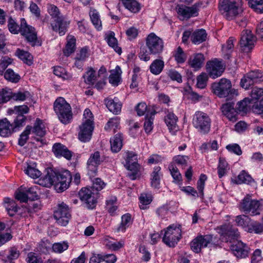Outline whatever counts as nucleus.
<instances>
[{"instance_id":"nucleus-1","label":"nucleus","mask_w":263,"mask_h":263,"mask_svg":"<svg viewBox=\"0 0 263 263\" xmlns=\"http://www.w3.org/2000/svg\"><path fill=\"white\" fill-rule=\"evenodd\" d=\"M43 180L45 185H54L58 192H62L68 187L72 180V176L68 170L61 172L50 170L44 177Z\"/></svg>"},{"instance_id":"nucleus-2","label":"nucleus","mask_w":263,"mask_h":263,"mask_svg":"<svg viewBox=\"0 0 263 263\" xmlns=\"http://www.w3.org/2000/svg\"><path fill=\"white\" fill-rule=\"evenodd\" d=\"M146 47L142 46L139 53V58L144 61L150 60L151 54H159L161 53L164 48V42L162 39L157 36L154 33L149 34L145 40Z\"/></svg>"},{"instance_id":"nucleus-3","label":"nucleus","mask_w":263,"mask_h":263,"mask_svg":"<svg viewBox=\"0 0 263 263\" xmlns=\"http://www.w3.org/2000/svg\"><path fill=\"white\" fill-rule=\"evenodd\" d=\"M240 0H220L218 8L227 20H232L242 12Z\"/></svg>"},{"instance_id":"nucleus-4","label":"nucleus","mask_w":263,"mask_h":263,"mask_svg":"<svg viewBox=\"0 0 263 263\" xmlns=\"http://www.w3.org/2000/svg\"><path fill=\"white\" fill-rule=\"evenodd\" d=\"M220 238L217 235L207 234L198 236L191 241L190 246L193 251L199 253L202 248H217L220 246Z\"/></svg>"},{"instance_id":"nucleus-5","label":"nucleus","mask_w":263,"mask_h":263,"mask_svg":"<svg viewBox=\"0 0 263 263\" xmlns=\"http://www.w3.org/2000/svg\"><path fill=\"white\" fill-rule=\"evenodd\" d=\"M48 12L52 17L54 18L51 23L52 29L58 32L61 36L64 35L67 31L69 21H67L63 16H60L58 8L53 5L48 6Z\"/></svg>"},{"instance_id":"nucleus-6","label":"nucleus","mask_w":263,"mask_h":263,"mask_svg":"<svg viewBox=\"0 0 263 263\" xmlns=\"http://www.w3.org/2000/svg\"><path fill=\"white\" fill-rule=\"evenodd\" d=\"M53 108L62 123L66 124L70 122L72 118L71 108L64 98H57L54 103Z\"/></svg>"},{"instance_id":"nucleus-7","label":"nucleus","mask_w":263,"mask_h":263,"mask_svg":"<svg viewBox=\"0 0 263 263\" xmlns=\"http://www.w3.org/2000/svg\"><path fill=\"white\" fill-rule=\"evenodd\" d=\"M164 232L163 242L169 247H174L181 238V230L180 227L172 224L161 231Z\"/></svg>"},{"instance_id":"nucleus-8","label":"nucleus","mask_w":263,"mask_h":263,"mask_svg":"<svg viewBox=\"0 0 263 263\" xmlns=\"http://www.w3.org/2000/svg\"><path fill=\"white\" fill-rule=\"evenodd\" d=\"M262 205L257 200L252 199L251 196L247 195L240 202L239 210L246 214L253 216L260 214Z\"/></svg>"},{"instance_id":"nucleus-9","label":"nucleus","mask_w":263,"mask_h":263,"mask_svg":"<svg viewBox=\"0 0 263 263\" xmlns=\"http://www.w3.org/2000/svg\"><path fill=\"white\" fill-rule=\"evenodd\" d=\"M21 35L25 37L26 41L32 46H41L42 45V42L37 38L35 28L28 25L24 18L21 20Z\"/></svg>"},{"instance_id":"nucleus-10","label":"nucleus","mask_w":263,"mask_h":263,"mask_svg":"<svg viewBox=\"0 0 263 263\" xmlns=\"http://www.w3.org/2000/svg\"><path fill=\"white\" fill-rule=\"evenodd\" d=\"M193 126L202 134L209 132L211 127V119L204 112L196 111L193 119Z\"/></svg>"},{"instance_id":"nucleus-11","label":"nucleus","mask_w":263,"mask_h":263,"mask_svg":"<svg viewBox=\"0 0 263 263\" xmlns=\"http://www.w3.org/2000/svg\"><path fill=\"white\" fill-rule=\"evenodd\" d=\"M53 216L58 224L65 226L71 218L70 210L67 204L62 202L58 205L57 210L54 212Z\"/></svg>"},{"instance_id":"nucleus-12","label":"nucleus","mask_w":263,"mask_h":263,"mask_svg":"<svg viewBox=\"0 0 263 263\" xmlns=\"http://www.w3.org/2000/svg\"><path fill=\"white\" fill-rule=\"evenodd\" d=\"M81 200L84 202L89 209H93L96 206L98 193H95L92 189L83 187L79 192Z\"/></svg>"},{"instance_id":"nucleus-13","label":"nucleus","mask_w":263,"mask_h":263,"mask_svg":"<svg viewBox=\"0 0 263 263\" xmlns=\"http://www.w3.org/2000/svg\"><path fill=\"white\" fill-rule=\"evenodd\" d=\"M31 133L34 136L32 138L39 143V146L41 147L47 144V141L44 138L46 130L45 125L42 120L37 118L32 127Z\"/></svg>"},{"instance_id":"nucleus-14","label":"nucleus","mask_w":263,"mask_h":263,"mask_svg":"<svg viewBox=\"0 0 263 263\" xmlns=\"http://www.w3.org/2000/svg\"><path fill=\"white\" fill-rule=\"evenodd\" d=\"M263 81V71H251L246 73L241 79L240 86L247 89L252 85Z\"/></svg>"},{"instance_id":"nucleus-15","label":"nucleus","mask_w":263,"mask_h":263,"mask_svg":"<svg viewBox=\"0 0 263 263\" xmlns=\"http://www.w3.org/2000/svg\"><path fill=\"white\" fill-rule=\"evenodd\" d=\"M125 164L124 166L127 170L132 172L128 174V176L132 180H135L138 176L139 165L138 164L137 155L133 152H127L126 153Z\"/></svg>"},{"instance_id":"nucleus-16","label":"nucleus","mask_w":263,"mask_h":263,"mask_svg":"<svg viewBox=\"0 0 263 263\" xmlns=\"http://www.w3.org/2000/svg\"><path fill=\"white\" fill-rule=\"evenodd\" d=\"M104 160L103 157H101L100 153L98 151L90 155L87 163L88 175L90 179L97 175L98 167Z\"/></svg>"},{"instance_id":"nucleus-17","label":"nucleus","mask_w":263,"mask_h":263,"mask_svg":"<svg viewBox=\"0 0 263 263\" xmlns=\"http://www.w3.org/2000/svg\"><path fill=\"white\" fill-rule=\"evenodd\" d=\"M220 236L223 240L233 242L239 237V233L238 229L231 224H225L221 226L220 228Z\"/></svg>"},{"instance_id":"nucleus-18","label":"nucleus","mask_w":263,"mask_h":263,"mask_svg":"<svg viewBox=\"0 0 263 263\" xmlns=\"http://www.w3.org/2000/svg\"><path fill=\"white\" fill-rule=\"evenodd\" d=\"M232 85L230 81L221 79L218 83H214L212 88L214 93L220 98L226 97L231 91Z\"/></svg>"},{"instance_id":"nucleus-19","label":"nucleus","mask_w":263,"mask_h":263,"mask_svg":"<svg viewBox=\"0 0 263 263\" xmlns=\"http://www.w3.org/2000/svg\"><path fill=\"white\" fill-rule=\"evenodd\" d=\"M255 37L249 30H243L241 32L240 40L241 50L243 52H249L253 48Z\"/></svg>"},{"instance_id":"nucleus-20","label":"nucleus","mask_w":263,"mask_h":263,"mask_svg":"<svg viewBox=\"0 0 263 263\" xmlns=\"http://www.w3.org/2000/svg\"><path fill=\"white\" fill-rule=\"evenodd\" d=\"M233 254L237 258H245L250 252L249 246L241 241H234L230 247Z\"/></svg>"},{"instance_id":"nucleus-21","label":"nucleus","mask_w":263,"mask_h":263,"mask_svg":"<svg viewBox=\"0 0 263 263\" xmlns=\"http://www.w3.org/2000/svg\"><path fill=\"white\" fill-rule=\"evenodd\" d=\"M207 71L210 77L213 79L220 77L224 71V67L222 62L217 59L209 61L206 65Z\"/></svg>"},{"instance_id":"nucleus-22","label":"nucleus","mask_w":263,"mask_h":263,"mask_svg":"<svg viewBox=\"0 0 263 263\" xmlns=\"http://www.w3.org/2000/svg\"><path fill=\"white\" fill-rule=\"evenodd\" d=\"M177 12L180 19L182 20L197 16L198 14V9L195 5L192 7L178 5L177 7Z\"/></svg>"},{"instance_id":"nucleus-23","label":"nucleus","mask_w":263,"mask_h":263,"mask_svg":"<svg viewBox=\"0 0 263 263\" xmlns=\"http://www.w3.org/2000/svg\"><path fill=\"white\" fill-rule=\"evenodd\" d=\"M93 130L92 124L83 123L80 126V132L78 134L79 139L83 142H87L91 138L92 133Z\"/></svg>"},{"instance_id":"nucleus-24","label":"nucleus","mask_w":263,"mask_h":263,"mask_svg":"<svg viewBox=\"0 0 263 263\" xmlns=\"http://www.w3.org/2000/svg\"><path fill=\"white\" fill-rule=\"evenodd\" d=\"M223 115L230 121L235 122L237 120V111L234 108L233 102H228L223 104L221 107Z\"/></svg>"},{"instance_id":"nucleus-25","label":"nucleus","mask_w":263,"mask_h":263,"mask_svg":"<svg viewBox=\"0 0 263 263\" xmlns=\"http://www.w3.org/2000/svg\"><path fill=\"white\" fill-rule=\"evenodd\" d=\"M52 151L57 157H63L68 160L72 157V152L66 146L60 143L54 144Z\"/></svg>"},{"instance_id":"nucleus-26","label":"nucleus","mask_w":263,"mask_h":263,"mask_svg":"<svg viewBox=\"0 0 263 263\" xmlns=\"http://www.w3.org/2000/svg\"><path fill=\"white\" fill-rule=\"evenodd\" d=\"M205 61L204 55L201 53H195L192 55L189 60V65L194 70H199L203 65Z\"/></svg>"},{"instance_id":"nucleus-27","label":"nucleus","mask_w":263,"mask_h":263,"mask_svg":"<svg viewBox=\"0 0 263 263\" xmlns=\"http://www.w3.org/2000/svg\"><path fill=\"white\" fill-rule=\"evenodd\" d=\"M16 132L13 127V124H11L6 119L0 120V135L3 137L10 136L12 133Z\"/></svg>"},{"instance_id":"nucleus-28","label":"nucleus","mask_w":263,"mask_h":263,"mask_svg":"<svg viewBox=\"0 0 263 263\" xmlns=\"http://www.w3.org/2000/svg\"><path fill=\"white\" fill-rule=\"evenodd\" d=\"M106 106L109 110L115 115L119 114L121 111L122 104L117 101V99L107 98L105 100Z\"/></svg>"},{"instance_id":"nucleus-29","label":"nucleus","mask_w":263,"mask_h":263,"mask_svg":"<svg viewBox=\"0 0 263 263\" xmlns=\"http://www.w3.org/2000/svg\"><path fill=\"white\" fill-rule=\"evenodd\" d=\"M123 136L121 134H116L113 138L110 139L111 150L114 153L119 152L123 146Z\"/></svg>"},{"instance_id":"nucleus-30","label":"nucleus","mask_w":263,"mask_h":263,"mask_svg":"<svg viewBox=\"0 0 263 263\" xmlns=\"http://www.w3.org/2000/svg\"><path fill=\"white\" fill-rule=\"evenodd\" d=\"M89 14L91 22L95 28L98 31L101 30L102 24L99 12L95 9L91 8Z\"/></svg>"},{"instance_id":"nucleus-31","label":"nucleus","mask_w":263,"mask_h":263,"mask_svg":"<svg viewBox=\"0 0 263 263\" xmlns=\"http://www.w3.org/2000/svg\"><path fill=\"white\" fill-rule=\"evenodd\" d=\"M235 222L238 226L241 227L248 232V229L250 228L252 220L248 215L242 214L236 217Z\"/></svg>"},{"instance_id":"nucleus-32","label":"nucleus","mask_w":263,"mask_h":263,"mask_svg":"<svg viewBox=\"0 0 263 263\" xmlns=\"http://www.w3.org/2000/svg\"><path fill=\"white\" fill-rule=\"evenodd\" d=\"M4 203L5 209L10 216H13L18 211V207L16 202L9 198L4 199Z\"/></svg>"},{"instance_id":"nucleus-33","label":"nucleus","mask_w":263,"mask_h":263,"mask_svg":"<svg viewBox=\"0 0 263 263\" xmlns=\"http://www.w3.org/2000/svg\"><path fill=\"white\" fill-rule=\"evenodd\" d=\"M133 223L131 215L129 213L124 214L121 217V222L116 229L117 232H124Z\"/></svg>"},{"instance_id":"nucleus-34","label":"nucleus","mask_w":263,"mask_h":263,"mask_svg":"<svg viewBox=\"0 0 263 263\" xmlns=\"http://www.w3.org/2000/svg\"><path fill=\"white\" fill-rule=\"evenodd\" d=\"M105 40L108 45L112 47L117 53L119 54L122 53L121 48L118 45V41L115 37V33L114 32L110 31L106 35Z\"/></svg>"},{"instance_id":"nucleus-35","label":"nucleus","mask_w":263,"mask_h":263,"mask_svg":"<svg viewBox=\"0 0 263 263\" xmlns=\"http://www.w3.org/2000/svg\"><path fill=\"white\" fill-rule=\"evenodd\" d=\"M206 33L204 29H199L194 31L191 35L192 42L195 44H199L205 41Z\"/></svg>"},{"instance_id":"nucleus-36","label":"nucleus","mask_w":263,"mask_h":263,"mask_svg":"<svg viewBox=\"0 0 263 263\" xmlns=\"http://www.w3.org/2000/svg\"><path fill=\"white\" fill-rule=\"evenodd\" d=\"M164 67V62L162 59H156L151 64L149 70L153 74L158 75L162 72Z\"/></svg>"},{"instance_id":"nucleus-37","label":"nucleus","mask_w":263,"mask_h":263,"mask_svg":"<svg viewBox=\"0 0 263 263\" xmlns=\"http://www.w3.org/2000/svg\"><path fill=\"white\" fill-rule=\"evenodd\" d=\"M252 178L245 171H242L236 179H232V181L236 184L247 183L251 182Z\"/></svg>"},{"instance_id":"nucleus-38","label":"nucleus","mask_w":263,"mask_h":263,"mask_svg":"<svg viewBox=\"0 0 263 263\" xmlns=\"http://www.w3.org/2000/svg\"><path fill=\"white\" fill-rule=\"evenodd\" d=\"M156 114V111L153 110L150 112V115L147 114L145 115V121L144 124V128L146 133H149L153 128V116Z\"/></svg>"},{"instance_id":"nucleus-39","label":"nucleus","mask_w":263,"mask_h":263,"mask_svg":"<svg viewBox=\"0 0 263 263\" xmlns=\"http://www.w3.org/2000/svg\"><path fill=\"white\" fill-rule=\"evenodd\" d=\"M123 6L132 12L137 13L140 10L139 3L135 0H121Z\"/></svg>"},{"instance_id":"nucleus-40","label":"nucleus","mask_w":263,"mask_h":263,"mask_svg":"<svg viewBox=\"0 0 263 263\" xmlns=\"http://www.w3.org/2000/svg\"><path fill=\"white\" fill-rule=\"evenodd\" d=\"M117 198L115 196L110 197L106 200V208L108 212L111 215H115L118 210Z\"/></svg>"},{"instance_id":"nucleus-41","label":"nucleus","mask_w":263,"mask_h":263,"mask_svg":"<svg viewBox=\"0 0 263 263\" xmlns=\"http://www.w3.org/2000/svg\"><path fill=\"white\" fill-rule=\"evenodd\" d=\"M233 41L232 37L229 38L226 43V44L222 45V51L224 54V58L229 59L231 57V54L234 47Z\"/></svg>"},{"instance_id":"nucleus-42","label":"nucleus","mask_w":263,"mask_h":263,"mask_svg":"<svg viewBox=\"0 0 263 263\" xmlns=\"http://www.w3.org/2000/svg\"><path fill=\"white\" fill-rule=\"evenodd\" d=\"M161 168L159 166L155 167L154 168L151 175V185L155 187H159L160 181V171Z\"/></svg>"},{"instance_id":"nucleus-43","label":"nucleus","mask_w":263,"mask_h":263,"mask_svg":"<svg viewBox=\"0 0 263 263\" xmlns=\"http://www.w3.org/2000/svg\"><path fill=\"white\" fill-rule=\"evenodd\" d=\"M152 200V196L151 195L146 193L141 194L139 197L140 208L142 210L147 209L148 205L151 203Z\"/></svg>"},{"instance_id":"nucleus-44","label":"nucleus","mask_w":263,"mask_h":263,"mask_svg":"<svg viewBox=\"0 0 263 263\" xmlns=\"http://www.w3.org/2000/svg\"><path fill=\"white\" fill-rule=\"evenodd\" d=\"M13 92L11 89L8 88L0 90V104L7 103L12 99Z\"/></svg>"},{"instance_id":"nucleus-45","label":"nucleus","mask_w":263,"mask_h":263,"mask_svg":"<svg viewBox=\"0 0 263 263\" xmlns=\"http://www.w3.org/2000/svg\"><path fill=\"white\" fill-rule=\"evenodd\" d=\"M17 56L24 62L28 65L32 64V57L29 52L25 51L23 50L17 49L16 51Z\"/></svg>"},{"instance_id":"nucleus-46","label":"nucleus","mask_w":263,"mask_h":263,"mask_svg":"<svg viewBox=\"0 0 263 263\" xmlns=\"http://www.w3.org/2000/svg\"><path fill=\"white\" fill-rule=\"evenodd\" d=\"M178 118L174 113L168 112L165 117V122L170 130L174 129Z\"/></svg>"},{"instance_id":"nucleus-47","label":"nucleus","mask_w":263,"mask_h":263,"mask_svg":"<svg viewBox=\"0 0 263 263\" xmlns=\"http://www.w3.org/2000/svg\"><path fill=\"white\" fill-rule=\"evenodd\" d=\"M29 108L27 105L15 106L13 109H9L8 112L10 114H14L17 116H24L29 112Z\"/></svg>"},{"instance_id":"nucleus-48","label":"nucleus","mask_w":263,"mask_h":263,"mask_svg":"<svg viewBox=\"0 0 263 263\" xmlns=\"http://www.w3.org/2000/svg\"><path fill=\"white\" fill-rule=\"evenodd\" d=\"M121 70L119 66L116 67V69L109 76V82L114 86H117L120 81V73Z\"/></svg>"},{"instance_id":"nucleus-49","label":"nucleus","mask_w":263,"mask_h":263,"mask_svg":"<svg viewBox=\"0 0 263 263\" xmlns=\"http://www.w3.org/2000/svg\"><path fill=\"white\" fill-rule=\"evenodd\" d=\"M248 5L257 13H263V0H248Z\"/></svg>"},{"instance_id":"nucleus-50","label":"nucleus","mask_w":263,"mask_h":263,"mask_svg":"<svg viewBox=\"0 0 263 263\" xmlns=\"http://www.w3.org/2000/svg\"><path fill=\"white\" fill-rule=\"evenodd\" d=\"M32 126L30 125H27L24 132L20 135V138L18 139V145L23 146L27 142L29 139V135L31 133Z\"/></svg>"},{"instance_id":"nucleus-51","label":"nucleus","mask_w":263,"mask_h":263,"mask_svg":"<svg viewBox=\"0 0 263 263\" xmlns=\"http://www.w3.org/2000/svg\"><path fill=\"white\" fill-rule=\"evenodd\" d=\"M8 28L9 31L13 34H18L21 31V25L19 26L16 21L11 16L8 20Z\"/></svg>"},{"instance_id":"nucleus-52","label":"nucleus","mask_w":263,"mask_h":263,"mask_svg":"<svg viewBox=\"0 0 263 263\" xmlns=\"http://www.w3.org/2000/svg\"><path fill=\"white\" fill-rule=\"evenodd\" d=\"M228 167V164L227 162L224 158L220 157L217 168L218 174L219 178H221L226 175Z\"/></svg>"},{"instance_id":"nucleus-53","label":"nucleus","mask_w":263,"mask_h":263,"mask_svg":"<svg viewBox=\"0 0 263 263\" xmlns=\"http://www.w3.org/2000/svg\"><path fill=\"white\" fill-rule=\"evenodd\" d=\"M76 48V39L74 37L70 38L66 44L65 49L64 50V54L68 57L70 54L73 53Z\"/></svg>"},{"instance_id":"nucleus-54","label":"nucleus","mask_w":263,"mask_h":263,"mask_svg":"<svg viewBox=\"0 0 263 263\" xmlns=\"http://www.w3.org/2000/svg\"><path fill=\"white\" fill-rule=\"evenodd\" d=\"M24 189L25 190H23V191L26 192L27 197H28V199L35 200L39 198V196L37 193V191L38 190L37 186L35 185L28 188L24 187Z\"/></svg>"},{"instance_id":"nucleus-55","label":"nucleus","mask_w":263,"mask_h":263,"mask_svg":"<svg viewBox=\"0 0 263 263\" xmlns=\"http://www.w3.org/2000/svg\"><path fill=\"white\" fill-rule=\"evenodd\" d=\"M30 97V93L28 91H18L13 92L12 99L16 101H24Z\"/></svg>"},{"instance_id":"nucleus-56","label":"nucleus","mask_w":263,"mask_h":263,"mask_svg":"<svg viewBox=\"0 0 263 263\" xmlns=\"http://www.w3.org/2000/svg\"><path fill=\"white\" fill-rule=\"evenodd\" d=\"M154 110L153 109L151 110L150 108H148L146 104L144 102L139 103L136 107V110L137 111V115L139 116H142L145 114L146 115L148 114L150 115V112Z\"/></svg>"},{"instance_id":"nucleus-57","label":"nucleus","mask_w":263,"mask_h":263,"mask_svg":"<svg viewBox=\"0 0 263 263\" xmlns=\"http://www.w3.org/2000/svg\"><path fill=\"white\" fill-rule=\"evenodd\" d=\"M5 78L13 83H17L20 80V76L15 73L11 69H8L4 73Z\"/></svg>"},{"instance_id":"nucleus-58","label":"nucleus","mask_w":263,"mask_h":263,"mask_svg":"<svg viewBox=\"0 0 263 263\" xmlns=\"http://www.w3.org/2000/svg\"><path fill=\"white\" fill-rule=\"evenodd\" d=\"M251 103L250 100L249 98H245L243 100L239 101L237 104L236 108L237 113L238 112L246 113L248 110V105Z\"/></svg>"},{"instance_id":"nucleus-59","label":"nucleus","mask_w":263,"mask_h":263,"mask_svg":"<svg viewBox=\"0 0 263 263\" xmlns=\"http://www.w3.org/2000/svg\"><path fill=\"white\" fill-rule=\"evenodd\" d=\"M92 181L91 189L93 191L98 192L102 190L106 185V183L100 178H96Z\"/></svg>"},{"instance_id":"nucleus-60","label":"nucleus","mask_w":263,"mask_h":263,"mask_svg":"<svg viewBox=\"0 0 263 263\" xmlns=\"http://www.w3.org/2000/svg\"><path fill=\"white\" fill-rule=\"evenodd\" d=\"M208 80V75L205 73H202L197 78V86L203 89L205 87Z\"/></svg>"},{"instance_id":"nucleus-61","label":"nucleus","mask_w":263,"mask_h":263,"mask_svg":"<svg viewBox=\"0 0 263 263\" xmlns=\"http://www.w3.org/2000/svg\"><path fill=\"white\" fill-rule=\"evenodd\" d=\"M25 173L32 178H37L41 175V172L31 165H28L27 168L24 170Z\"/></svg>"},{"instance_id":"nucleus-62","label":"nucleus","mask_w":263,"mask_h":263,"mask_svg":"<svg viewBox=\"0 0 263 263\" xmlns=\"http://www.w3.org/2000/svg\"><path fill=\"white\" fill-rule=\"evenodd\" d=\"M189 157L187 156L177 155L173 158L174 161L178 165H180L182 168L187 165V161Z\"/></svg>"},{"instance_id":"nucleus-63","label":"nucleus","mask_w":263,"mask_h":263,"mask_svg":"<svg viewBox=\"0 0 263 263\" xmlns=\"http://www.w3.org/2000/svg\"><path fill=\"white\" fill-rule=\"evenodd\" d=\"M174 57L176 62L180 64L183 63L186 59V54L180 47L177 48Z\"/></svg>"},{"instance_id":"nucleus-64","label":"nucleus","mask_w":263,"mask_h":263,"mask_svg":"<svg viewBox=\"0 0 263 263\" xmlns=\"http://www.w3.org/2000/svg\"><path fill=\"white\" fill-rule=\"evenodd\" d=\"M26 261L27 263H43L42 258L32 252L28 253Z\"/></svg>"}]
</instances>
